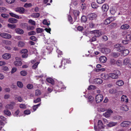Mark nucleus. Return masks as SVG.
Returning a JSON list of instances; mask_svg holds the SVG:
<instances>
[{"label":"nucleus","mask_w":131,"mask_h":131,"mask_svg":"<svg viewBox=\"0 0 131 131\" xmlns=\"http://www.w3.org/2000/svg\"><path fill=\"white\" fill-rule=\"evenodd\" d=\"M107 60V58L106 57L104 56H102L100 58V61L102 63H105Z\"/></svg>","instance_id":"a211bd4d"},{"label":"nucleus","mask_w":131,"mask_h":131,"mask_svg":"<svg viewBox=\"0 0 131 131\" xmlns=\"http://www.w3.org/2000/svg\"><path fill=\"white\" fill-rule=\"evenodd\" d=\"M102 77L104 79H107L108 78V75L107 74H103L102 75Z\"/></svg>","instance_id":"c03bdc74"},{"label":"nucleus","mask_w":131,"mask_h":131,"mask_svg":"<svg viewBox=\"0 0 131 131\" xmlns=\"http://www.w3.org/2000/svg\"><path fill=\"white\" fill-rule=\"evenodd\" d=\"M17 86L20 88H22L23 86V84L20 81H18L17 83Z\"/></svg>","instance_id":"a19ab883"},{"label":"nucleus","mask_w":131,"mask_h":131,"mask_svg":"<svg viewBox=\"0 0 131 131\" xmlns=\"http://www.w3.org/2000/svg\"><path fill=\"white\" fill-rule=\"evenodd\" d=\"M25 45V43L22 41H20L18 43V46L19 47H24Z\"/></svg>","instance_id":"e433bc0d"},{"label":"nucleus","mask_w":131,"mask_h":131,"mask_svg":"<svg viewBox=\"0 0 131 131\" xmlns=\"http://www.w3.org/2000/svg\"><path fill=\"white\" fill-rule=\"evenodd\" d=\"M90 33L91 34H94L95 36L97 37L101 36L102 35L101 31L100 30H96L91 31Z\"/></svg>","instance_id":"f03ea898"},{"label":"nucleus","mask_w":131,"mask_h":131,"mask_svg":"<svg viewBox=\"0 0 131 131\" xmlns=\"http://www.w3.org/2000/svg\"><path fill=\"white\" fill-rule=\"evenodd\" d=\"M1 16L5 18H8L9 17V15L6 14H2L1 15Z\"/></svg>","instance_id":"8fccbe9b"},{"label":"nucleus","mask_w":131,"mask_h":131,"mask_svg":"<svg viewBox=\"0 0 131 131\" xmlns=\"http://www.w3.org/2000/svg\"><path fill=\"white\" fill-rule=\"evenodd\" d=\"M68 19L69 21L71 24H73V19L71 16L70 15H68Z\"/></svg>","instance_id":"473e14b6"},{"label":"nucleus","mask_w":131,"mask_h":131,"mask_svg":"<svg viewBox=\"0 0 131 131\" xmlns=\"http://www.w3.org/2000/svg\"><path fill=\"white\" fill-rule=\"evenodd\" d=\"M15 30L16 33L19 34H22L24 32V31L23 30L19 28L16 29Z\"/></svg>","instance_id":"dca6fc26"},{"label":"nucleus","mask_w":131,"mask_h":131,"mask_svg":"<svg viewBox=\"0 0 131 131\" xmlns=\"http://www.w3.org/2000/svg\"><path fill=\"white\" fill-rule=\"evenodd\" d=\"M9 14L12 17L15 18L17 19L19 18V17L18 16L14 14L13 13H9Z\"/></svg>","instance_id":"cd10ccee"},{"label":"nucleus","mask_w":131,"mask_h":131,"mask_svg":"<svg viewBox=\"0 0 131 131\" xmlns=\"http://www.w3.org/2000/svg\"><path fill=\"white\" fill-rule=\"evenodd\" d=\"M34 27L32 26H29L27 27V29L28 30H31L34 29Z\"/></svg>","instance_id":"052dcab7"},{"label":"nucleus","mask_w":131,"mask_h":131,"mask_svg":"<svg viewBox=\"0 0 131 131\" xmlns=\"http://www.w3.org/2000/svg\"><path fill=\"white\" fill-rule=\"evenodd\" d=\"M28 23L30 24L33 25L34 26L36 25L35 22L32 19L29 20L28 21Z\"/></svg>","instance_id":"58836bf2"},{"label":"nucleus","mask_w":131,"mask_h":131,"mask_svg":"<svg viewBox=\"0 0 131 131\" xmlns=\"http://www.w3.org/2000/svg\"><path fill=\"white\" fill-rule=\"evenodd\" d=\"M113 18L112 17H110L106 19L104 21V24L105 25H107L110 24L113 20Z\"/></svg>","instance_id":"9b49d317"},{"label":"nucleus","mask_w":131,"mask_h":131,"mask_svg":"<svg viewBox=\"0 0 131 131\" xmlns=\"http://www.w3.org/2000/svg\"><path fill=\"white\" fill-rule=\"evenodd\" d=\"M33 86L32 85L30 84H28L27 86V88L29 89H32L33 88Z\"/></svg>","instance_id":"bf43d9fd"},{"label":"nucleus","mask_w":131,"mask_h":131,"mask_svg":"<svg viewBox=\"0 0 131 131\" xmlns=\"http://www.w3.org/2000/svg\"><path fill=\"white\" fill-rule=\"evenodd\" d=\"M110 62L112 65H114L116 63L115 61L113 59H111Z\"/></svg>","instance_id":"603ef678"},{"label":"nucleus","mask_w":131,"mask_h":131,"mask_svg":"<svg viewBox=\"0 0 131 131\" xmlns=\"http://www.w3.org/2000/svg\"><path fill=\"white\" fill-rule=\"evenodd\" d=\"M87 18L85 16H83L81 18V20L82 22H85L86 21Z\"/></svg>","instance_id":"7c9ffc66"},{"label":"nucleus","mask_w":131,"mask_h":131,"mask_svg":"<svg viewBox=\"0 0 131 131\" xmlns=\"http://www.w3.org/2000/svg\"><path fill=\"white\" fill-rule=\"evenodd\" d=\"M7 3L9 4H11L14 3L15 0H5Z\"/></svg>","instance_id":"5fc2aeb1"},{"label":"nucleus","mask_w":131,"mask_h":131,"mask_svg":"<svg viewBox=\"0 0 131 131\" xmlns=\"http://www.w3.org/2000/svg\"><path fill=\"white\" fill-rule=\"evenodd\" d=\"M8 22L12 24L16 23L17 21V20L13 18H9L8 20Z\"/></svg>","instance_id":"f3484780"},{"label":"nucleus","mask_w":131,"mask_h":131,"mask_svg":"<svg viewBox=\"0 0 131 131\" xmlns=\"http://www.w3.org/2000/svg\"><path fill=\"white\" fill-rule=\"evenodd\" d=\"M11 57L9 53H5L2 56L3 59H7Z\"/></svg>","instance_id":"aec40b11"},{"label":"nucleus","mask_w":131,"mask_h":131,"mask_svg":"<svg viewBox=\"0 0 131 131\" xmlns=\"http://www.w3.org/2000/svg\"><path fill=\"white\" fill-rule=\"evenodd\" d=\"M117 11L116 8V7H113L110 10L111 13L112 15H115L116 14V11Z\"/></svg>","instance_id":"4468645a"},{"label":"nucleus","mask_w":131,"mask_h":131,"mask_svg":"<svg viewBox=\"0 0 131 131\" xmlns=\"http://www.w3.org/2000/svg\"><path fill=\"white\" fill-rule=\"evenodd\" d=\"M86 4L83 3H82L81 6V8L82 9H86Z\"/></svg>","instance_id":"4d7b16f0"},{"label":"nucleus","mask_w":131,"mask_h":131,"mask_svg":"<svg viewBox=\"0 0 131 131\" xmlns=\"http://www.w3.org/2000/svg\"><path fill=\"white\" fill-rule=\"evenodd\" d=\"M6 9L5 7H0V12H5L6 11Z\"/></svg>","instance_id":"864d4df0"},{"label":"nucleus","mask_w":131,"mask_h":131,"mask_svg":"<svg viewBox=\"0 0 131 131\" xmlns=\"http://www.w3.org/2000/svg\"><path fill=\"white\" fill-rule=\"evenodd\" d=\"M103 99V96L101 94L97 95L96 96V101L97 103L101 102Z\"/></svg>","instance_id":"20e7f679"},{"label":"nucleus","mask_w":131,"mask_h":131,"mask_svg":"<svg viewBox=\"0 0 131 131\" xmlns=\"http://www.w3.org/2000/svg\"><path fill=\"white\" fill-rule=\"evenodd\" d=\"M15 11L20 14H23L25 12V10L23 7H18L15 9Z\"/></svg>","instance_id":"423d86ee"},{"label":"nucleus","mask_w":131,"mask_h":131,"mask_svg":"<svg viewBox=\"0 0 131 131\" xmlns=\"http://www.w3.org/2000/svg\"><path fill=\"white\" fill-rule=\"evenodd\" d=\"M89 25L90 27L91 28H94V25L93 23L91 22L89 23Z\"/></svg>","instance_id":"0e129e2a"},{"label":"nucleus","mask_w":131,"mask_h":131,"mask_svg":"<svg viewBox=\"0 0 131 131\" xmlns=\"http://www.w3.org/2000/svg\"><path fill=\"white\" fill-rule=\"evenodd\" d=\"M32 6V5L31 3H26L24 5V7L26 8L31 7Z\"/></svg>","instance_id":"13d9d810"},{"label":"nucleus","mask_w":131,"mask_h":131,"mask_svg":"<svg viewBox=\"0 0 131 131\" xmlns=\"http://www.w3.org/2000/svg\"><path fill=\"white\" fill-rule=\"evenodd\" d=\"M116 84L119 86H121L124 84V82L122 80H119L117 81Z\"/></svg>","instance_id":"b1692460"},{"label":"nucleus","mask_w":131,"mask_h":131,"mask_svg":"<svg viewBox=\"0 0 131 131\" xmlns=\"http://www.w3.org/2000/svg\"><path fill=\"white\" fill-rule=\"evenodd\" d=\"M77 29L79 31H82L83 29V28L80 26H78L77 28Z\"/></svg>","instance_id":"69168bd1"},{"label":"nucleus","mask_w":131,"mask_h":131,"mask_svg":"<svg viewBox=\"0 0 131 131\" xmlns=\"http://www.w3.org/2000/svg\"><path fill=\"white\" fill-rule=\"evenodd\" d=\"M0 35L2 37L8 39H10L12 37L10 34L5 33H1L0 34Z\"/></svg>","instance_id":"1a4fd4ad"},{"label":"nucleus","mask_w":131,"mask_h":131,"mask_svg":"<svg viewBox=\"0 0 131 131\" xmlns=\"http://www.w3.org/2000/svg\"><path fill=\"white\" fill-rule=\"evenodd\" d=\"M131 125V122L129 121H125L121 124V126L123 127H127Z\"/></svg>","instance_id":"39448f33"},{"label":"nucleus","mask_w":131,"mask_h":131,"mask_svg":"<svg viewBox=\"0 0 131 131\" xmlns=\"http://www.w3.org/2000/svg\"><path fill=\"white\" fill-rule=\"evenodd\" d=\"M105 0H97V2L99 4H102L104 3Z\"/></svg>","instance_id":"e2e57ef3"},{"label":"nucleus","mask_w":131,"mask_h":131,"mask_svg":"<svg viewBox=\"0 0 131 131\" xmlns=\"http://www.w3.org/2000/svg\"><path fill=\"white\" fill-rule=\"evenodd\" d=\"M115 48L117 49V50L119 52H121L125 49L124 46H122L120 44H117L114 46Z\"/></svg>","instance_id":"7ed1b4c3"},{"label":"nucleus","mask_w":131,"mask_h":131,"mask_svg":"<svg viewBox=\"0 0 131 131\" xmlns=\"http://www.w3.org/2000/svg\"><path fill=\"white\" fill-rule=\"evenodd\" d=\"M4 112L5 114L8 116H9L11 114L10 112L8 110H4Z\"/></svg>","instance_id":"c9c22d12"},{"label":"nucleus","mask_w":131,"mask_h":131,"mask_svg":"<svg viewBox=\"0 0 131 131\" xmlns=\"http://www.w3.org/2000/svg\"><path fill=\"white\" fill-rule=\"evenodd\" d=\"M40 15V14L39 13H36L33 14L31 15V17L34 18H38L39 17Z\"/></svg>","instance_id":"72a5a7b5"},{"label":"nucleus","mask_w":131,"mask_h":131,"mask_svg":"<svg viewBox=\"0 0 131 131\" xmlns=\"http://www.w3.org/2000/svg\"><path fill=\"white\" fill-rule=\"evenodd\" d=\"M14 64L16 66H21L22 64V62L20 61H16L14 62Z\"/></svg>","instance_id":"c85d7f7f"},{"label":"nucleus","mask_w":131,"mask_h":131,"mask_svg":"<svg viewBox=\"0 0 131 131\" xmlns=\"http://www.w3.org/2000/svg\"><path fill=\"white\" fill-rule=\"evenodd\" d=\"M20 73L21 75L25 76L27 75V72L26 71L23 70L20 72Z\"/></svg>","instance_id":"ea45409f"},{"label":"nucleus","mask_w":131,"mask_h":131,"mask_svg":"<svg viewBox=\"0 0 131 131\" xmlns=\"http://www.w3.org/2000/svg\"><path fill=\"white\" fill-rule=\"evenodd\" d=\"M43 30L42 28H38L36 29V31L37 33H41L43 31Z\"/></svg>","instance_id":"49530a36"},{"label":"nucleus","mask_w":131,"mask_h":131,"mask_svg":"<svg viewBox=\"0 0 131 131\" xmlns=\"http://www.w3.org/2000/svg\"><path fill=\"white\" fill-rule=\"evenodd\" d=\"M96 87L93 85H90L89 88H88V90H93L95 89Z\"/></svg>","instance_id":"09e8293b"},{"label":"nucleus","mask_w":131,"mask_h":131,"mask_svg":"<svg viewBox=\"0 0 131 131\" xmlns=\"http://www.w3.org/2000/svg\"><path fill=\"white\" fill-rule=\"evenodd\" d=\"M15 104V103L14 102H11L10 104H7L6 106V108L9 110L12 109Z\"/></svg>","instance_id":"9d476101"},{"label":"nucleus","mask_w":131,"mask_h":131,"mask_svg":"<svg viewBox=\"0 0 131 131\" xmlns=\"http://www.w3.org/2000/svg\"><path fill=\"white\" fill-rule=\"evenodd\" d=\"M96 36H93L91 39L90 40V41L93 42L95 41L96 40Z\"/></svg>","instance_id":"6e6d98bb"},{"label":"nucleus","mask_w":131,"mask_h":131,"mask_svg":"<svg viewBox=\"0 0 131 131\" xmlns=\"http://www.w3.org/2000/svg\"><path fill=\"white\" fill-rule=\"evenodd\" d=\"M30 113V111L28 110H26L24 111V113L26 115H28Z\"/></svg>","instance_id":"338daca9"},{"label":"nucleus","mask_w":131,"mask_h":131,"mask_svg":"<svg viewBox=\"0 0 131 131\" xmlns=\"http://www.w3.org/2000/svg\"><path fill=\"white\" fill-rule=\"evenodd\" d=\"M116 63L117 65L118 66H120L121 64V61L119 60H118L116 61Z\"/></svg>","instance_id":"680f3d73"},{"label":"nucleus","mask_w":131,"mask_h":131,"mask_svg":"<svg viewBox=\"0 0 131 131\" xmlns=\"http://www.w3.org/2000/svg\"><path fill=\"white\" fill-rule=\"evenodd\" d=\"M126 39L128 41H129L131 40V35L128 34L126 36Z\"/></svg>","instance_id":"a18cd8bd"},{"label":"nucleus","mask_w":131,"mask_h":131,"mask_svg":"<svg viewBox=\"0 0 131 131\" xmlns=\"http://www.w3.org/2000/svg\"><path fill=\"white\" fill-rule=\"evenodd\" d=\"M117 123L111 122L107 124V125L108 127H112L115 126Z\"/></svg>","instance_id":"bb28decb"},{"label":"nucleus","mask_w":131,"mask_h":131,"mask_svg":"<svg viewBox=\"0 0 131 131\" xmlns=\"http://www.w3.org/2000/svg\"><path fill=\"white\" fill-rule=\"evenodd\" d=\"M39 63V62H37L34 64L32 66V68L33 69H35L37 68V67Z\"/></svg>","instance_id":"79ce46f5"},{"label":"nucleus","mask_w":131,"mask_h":131,"mask_svg":"<svg viewBox=\"0 0 131 131\" xmlns=\"http://www.w3.org/2000/svg\"><path fill=\"white\" fill-rule=\"evenodd\" d=\"M113 112V111L111 109H109L106 112L103 114V115L106 117H108Z\"/></svg>","instance_id":"0eeeda50"},{"label":"nucleus","mask_w":131,"mask_h":131,"mask_svg":"<svg viewBox=\"0 0 131 131\" xmlns=\"http://www.w3.org/2000/svg\"><path fill=\"white\" fill-rule=\"evenodd\" d=\"M121 74L120 71L118 70H116L114 71L113 73L109 74V76L113 79H117Z\"/></svg>","instance_id":"f257e3e1"},{"label":"nucleus","mask_w":131,"mask_h":131,"mask_svg":"<svg viewBox=\"0 0 131 131\" xmlns=\"http://www.w3.org/2000/svg\"><path fill=\"white\" fill-rule=\"evenodd\" d=\"M47 82L50 83L52 85L54 84V81L53 80L50 78H48L47 79Z\"/></svg>","instance_id":"a878e982"},{"label":"nucleus","mask_w":131,"mask_h":131,"mask_svg":"<svg viewBox=\"0 0 131 131\" xmlns=\"http://www.w3.org/2000/svg\"><path fill=\"white\" fill-rule=\"evenodd\" d=\"M98 128L100 129L103 128L104 127L103 126L102 122L101 120H99L98 121Z\"/></svg>","instance_id":"ddd939ff"},{"label":"nucleus","mask_w":131,"mask_h":131,"mask_svg":"<svg viewBox=\"0 0 131 131\" xmlns=\"http://www.w3.org/2000/svg\"><path fill=\"white\" fill-rule=\"evenodd\" d=\"M7 26L8 27L12 29L15 28L16 27L15 24H8Z\"/></svg>","instance_id":"f704fd0d"},{"label":"nucleus","mask_w":131,"mask_h":131,"mask_svg":"<svg viewBox=\"0 0 131 131\" xmlns=\"http://www.w3.org/2000/svg\"><path fill=\"white\" fill-rule=\"evenodd\" d=\"M121 110L125 111H128L129 108L128 106L126 105H123L121 107Z\"/></svg>","instance_id":"6ab92c4d"},{"label":"nucleus","mask_w":131,"mask_h":131,"mask_svg":"<svg viewBox=\"0 0 131 131\" xmlns=\"http://www.w3.org/2000/svg\"><path fill=\"white\" fill-rule=\"evenodd\" d=\"M130 59L129 58H126L124 59L123 61V64L124 66H127L130 62Z\"/></svg>","instance_id":"f8f14e48"},{"label":"nucleus","mask_w":131,"mask_h":131,"mask_svg":"<svg viewBox=\"0 0 131 131\" xmlns=\"http://www.w3.org/2000/svg\"><path fill=\"white\" fill-rule=\"evenodd\" d=\"M41 93L40 91L39 90H37L35 91V95L36 96H38L40 95Z\"/></svg>","instance_id":"de8ad7c7"},{"label":"nucleus","mask_w":131,"mask_h":131,"mask_svg":"<svg viewBox=\"0 0 131 131\" xmlns=\"http://www.w3.org/2000/svg\"><path fill=\"white\" fill-rule=\"evenodd\" d=\"M3 43L7 45H10L12 43V42L11 41L9 40H3Z\"/></svg>","instance_id":"c756f323"},{"label":"nucleus","mask_w":131,"mask_h":131,"mask_svg":"<svg viewBox=\"0 0 131 131\" xmlns=\"http://www.w3.org/2000/svg\"><path fill=\"white\" fill-rule=\"evenodd\" d=\"M94 82L95 83L98 84H100L102 83L103 81L102 80L100 79L97 78L95 79Z\"/></svg>","instance_id":"5701e85b"},{"label":"nucleus","mask_w":131,"mask_h":131,"mask_svg":"<svg viewBox=\"0 0 131 131\" xmlns=\"http://www.w3.org/2000/svg\"><path fill=\"white\" fill-rule=\"evenodd\" d=\"M122 51H123V55L125 56L127 55L129 53V51L127 49H125Z\"/></svg>","instance_id":"2f4dec72"},{"label":"nucleus","mask_w":131,"mask_h":131,"mask_svg":"<svg viewBox=\"0 0 131 131\" xmlns=\"http://www.w3.org/2000/svg\"><path fill=\"white\" fill-rule=\"evenodd\" d=\"M119 55V53L118 52H113L111 54V56L114 58H117Z\"/></svg>","instance_id":"412c9836"},{"label":"nucleus","mask_w":131,"mask_h":131,"mask_svg":"<svg viewBox=\"0 0 131 131\" xmlns=\"http://www.w3.org/2000/svg\"><path fill=\"white\" fill-rule=\"evenodd\" d=\"M28 56V54L27 53H24L22 54V57L23 58H26Z\"/></svg>","instance_id":"774afa93"},{"label":"nucleus","mask_w":131,"mask_h":131,"mask_svg":"<svg viewBox=\"0 0 131 131\" xmlns=\"http://www.w3.org/2000/svg\"><path fill=\"white\" fill-rule=\"evenodd\" d=\"M36 33L34 31H32L28 32V35L29 36L33 35H35Z\"/></svg>","instance_id":"3c124183"},{"label":"nucleus","mask_w":131,"mask_h":131,"mask_svg":"<svg viewBox=\"0 0 131 131\" xmlns=\"http://www.w3.org/2000/svg\"><path fill=\"white\" fill-rule=\"evenodd\" d=\"M91 6L93 8H97L98 6L96 5V4L95 2H93L91 3Z\"/></svg>","instance_id":"4c0bfd02"},{"label":"nucleus","mask_w":131,"mask_h":131,"mask_svg":"<svg viewBox=\"0 0 131 131\" xmlns=\"http://www.w3.org/2000/svg\"><path fill=\"white\" fill-rule=\"evenodd\" d=\"M129 27V26L128 24H125L121 26V28L123 29H128Z\"/></svg>","instance_id":"393cba45"},{"label":"nucleus","mask_w":131,"mask_h":131,"mask_svg":"<svg viewBox=\"0 0 131 131\" xmlns=\"http://www.w3.org/2000/svg\"><path fill=\"white\" fill-rule=\"evenodd\" d=\"M102 10L104 12L107 11L109 9L108 5L106 4H104L102 6Z\"/></svg>","instance_id":"2eb2a0df"},{"label":"nucleus","mask_w":131,"mask_h":131,"mask_svg":"<svg viewBox=\"0 0 131 131\" xmlns=\"http://www.w3.org/2000/svg\"><path fill=\"white\" fill-rule=\"evenodd\" d=\"M128 99L127 96L126 95H123L121 98V101H125V102H128Z\"/></svg>","instance_id":"4be33fe9"},{"label":"nucleus","mask_w":131,"mask_h":131,"mask_svg":"<svg viewBox=\"0 0 131 131\" xmlns=\"http://www.w3.org/2000/svg\"><path fill=\"white\" fill-rule=\"evenodd\" d=\"M74 16H78L80 14V12L79 10H75L73 12Z\"/></svg>","instance_id":"37998d69"},{"label":"nucleus","mask_w":131,"mask_h":131,"mask_svg":"<svg viewBox=\"0 0 131 131\" xmlns=\"http://www.w3.org/2000/svg\"><path fill=\"white\" fill-rule=\"evenodd\" d=\"M97 16V15L96 14L93 13L89 14L87 15L88 18L91 20L94 19Z\"/></svg>","instance_id":"6e6552de"}]
</instances>
